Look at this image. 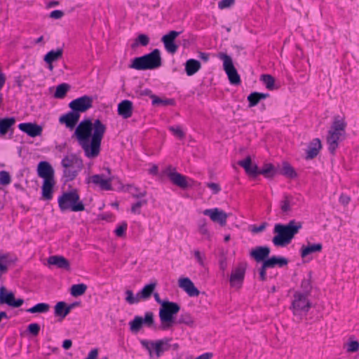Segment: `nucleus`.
<instances>
[{
	"label": "nucleus",
	"mask_w": 359,
	"mask_h": 359,
	"mask_svg": "<svg viewBox=\"0 0 359 359\" xmlns=\"http://www.w3.org/2000/svg\"><path fill=\"white\" fill-rule=\"evenodd\" d=\"M106 129V126L100 119H96L93 123L90 118H87L79 123L74 135L87 157L93 158L99 155Z\"/></svg>",
	"instance_id": "nucleus-1"
},
{
	"label": "nucleus",
	"mask_w": 359,
	"mask_h": 359,
	"mask_svg": "<svg viewBox=\"0 0 359 359\" xmlns=\"http://www.w3.org/2000/svg\"><path fill=\"white\" fill-rule=\"evenodd\" d=\"M302 228V222L295 219L290 220L286 224H276L273 229V233L276 235L272 238L273 245L276 247H285L291 243Z\"/></svg>",
	"instance_id": "nucleus-2"
},
{
	"label": "nucleus",
	"mask_w": 359,
	"mask_h": 359,
	"mask_svg": "<svg viewBox=\"0 0 359 359\" xmlns=\"http://www.w3.org/2000/svg\"><path fill=\"white\" fill-rule=\"evenodd\" d=\"M162 65L161 52L156 48L151 53L135 57L129 67L137 70L155 69Z\"/></svg>",
	"instance_id": "nucleus-3"
},
{
	"label": "nucleus",
	"mask_w": 359,
	"mask_h": 359,
	"mask_svg": "<svg viewBox=\"0 0 359 359\" xmlns=\"http://www.w3.org/2000/svg\"><path fill=\"white\" fill-rule=\"evenodd\" d=\"M62 177L66 182L74 180L83 168V160L75 154H68L62 159Z\"/></svg>",
	"instance_id": "nucleus-4"
},
{
	"label": "nucleus",
	"mask_w": 359,
	"mask_h": 359,
	"mask_svg": "<svg viewBox=\"0 0 359 359\" xmlns=\"http://www.w3.org/2000/svg\"><path fill=\"white\" fill-rule=\"evenodd\" d=\"M58 205L62 212L69 210L72 212H81L85 210V205L80 200V196L76 189L64 192L58 198Z\"/></svg>",
	"instance_id": "nucleus-5"
},
{
	"label": "nucleus",
	"mask_w": 359,
	"mask_h": 359,
	"mask_svg": "<svg viewBox=\"0 0 359 359\" xmlns=\"http://www.w3.org/2000/svg\"><path fill=\"white\" fill-rule=\"evenodd\" d=\"M180 311V306L173 302L167 301L159 309V318L163 330H168L176 323L175 315Z\"/></svg>",
	"instance_id": "nucleus-6"
},
{
	"label": "nucleus",
	"mask_w": 359,
	"mask_h": 359,
	"mask_svg": "<svg viewBox=\"0 0 359 359\" xmlns=\"http://www.w3.org/2000/svg\"><path fill=\"white\" fill-rule=\"evenodd\" d=\"M171 339L165 338L156 341L142 339L140 341L142 346L148 351L150 358L156 357L158 358L161 355L170 349Z\"/></svg>",
	"instance_id": "nucleus-7"
},
{
	"label": "nucleus",
	"mask_w": 359,
	"mask_h": 359,
	"mask_svg": "<svg viewBox=\"0 0 359 359\" xmlns=\"http://www.w3.org/2000/svg\"><path fill=\"white\" fill-rule=\"evenodd\" d=\"M217 57L223 61V68L228 76L230 83L233 85L241 84V77L233 65L232 58L223 52L218 53Z\"/></svg>",
	"instance_id": "nucleus-8"
},
{
	"label": "nucleus",
	"mask_w": 359,
	"mask_h": 359,
	"mask_svg": "<svg viewBox=\"0 0 359 359\" xmlns=\"http://www.w3.org/2000/svg\"><path fill=\"white\" fill-rule=\"evenodd\" d=\"M309 296L302 294L300 291H296L293 294V300L290 309L294 315H300L302 313L306 314L311 308V302L308 299Z\"/></svg>",
	"instance_id": "nucleus-9"
},
{
	"label": "nucleus",
	"mask_w": 359,
	"mask_h": 359,
	"mask_svg": "<svg viewBox=\"0 0 359 359\" xmlns=\"http://www.w3.org/2000/svg\"><path fill=\"white\" fill-rule=\"evenodd\" d=\"M143 325L149 328L154 327V318L152 312H146L144 318L140 316H135L134 319L129 323L130 330L132 332L137 333Z\"/></svg>",
	"instance_id": "nucleus-10"
},
{
	"label": "nucleus",
	"mask_w": 359,
	"mask_h": 359,
	"mask_svg": "<svg viewBox=\"0 0 359 359\" xmlns=\"http://www.w3.org/2000/svg\"><path fill=\"white\" fill-rule=\"evenodd\" d=\"M93 99L91 96L83 95L73 100L69 103V107L76 114L86 111L93 107Z\"/></svg>",
	"instance_id": "nucleus-11"
},
{
	"label": "nucleus",
	"mask_w": 359,
	"mask_h": 359,
	"mask_svg": "<svg viewBox=\"0 0 359 359\" xmlns=\"http://www.w3.org/2000/svg\"><path fill=\"white\" fill-rule=\"evenodd\" d=\"M24 303L22 299H15L13 292H8L4 286L0 287V304H6L13 308H19Z\"/></svg>",
	"instance_id": "nucleus-12"
},
{
	"label": "nucleus",
	"mask_w": 359,
	"mask_h": 359,
	"mask_svg": "<svg viewBox=\"0 0 359 359\" xmlns=\"http://www.w3.org/2000/svg\"><path fill=\"white\" fill-rule=\"evenodd\" d=\"M164 173L173 184L184 189L189 187L187 181V177L176 172L175 169L171 165L168 166L165 170Z\"/></svg>",
	"instance_id": "nucleus-13"
},
{
	"label": "nucleus",
	"mask_w": 359,
	"mask_h": 359,
	"mask_svg": "<svg viewBox=\"0 0 359 359\" xmlns=\"http://www.w3.org/2000/svg\"><path fill=\"white\" fill-rule=\"evenodd\" d=\"M203 213L204 215L209 216L212 222L218 223L222 226L226 224L228 215L222 210L217 208L206 209Z\"/></svg>",
	"instance_id": "nucleus-14"
},
{
	"label": "nucleus",
	"mask_w": 359,
	"mask_h": 359,
	"mask_svg": "<svg viewBox=\"0 0 359 359\" xmlns=\"http://www.w3.org/2000/svg\"><path fill=\"white\" fill-rule=\"evenodd\" d=\"M180 34V32L172 30L167 34L163 36L161 41L163 43L165 48L168 53L174 54L177 52L178 46L175 43V40Z\"/></svg>",
	"instance_id": "nucleus-15"
},
{
	"label": "nucleus",
	"mask_w": 359,
	"mask_h": 359,
	"mask_svg": "<svg viewBox=\"0 0 359 359\" xmlns=\"http://www.w3.org/2000/svg\"><path fill=\"white\" fill-rule=\"evenodd\" d=\"M81 115L76 114L72 109L67 113L62 114L59 118V123L63 124L66 128L73 130L77 125Z\"/></svg>",
	"instance_id": "nucleus-16"
},
{
	"label": "nucleus",
	"mask_w": 359,
	"mask_h": 359,
	"mask_svg": "<svg viewBox=\"0 0 359 359\" xmlns=\"http://www.w3.org/2000/svg\"><path fill=\"white\" fill-rule=\"evenodd\" d=\"M270 253L271 249L269 247L266 245L257 246L250 250V256L257 262L264 263L266 260H267Z\"/></svg>",
	"instance_id": "nucleus-17"
},
{
	"label": "nucleus",
	"mask_w": 359,
	"mask_h": 359,
	"mask_svg": "<svg viewBox=\"0 0 359 359\" xmlns=\"http://www.w3.org/2000/svg\"><path fill=\"white\" fill-rule=\"evenodd\" d=\"M54 169L51 165L45 161H40L37 165V175L43 180H54Z\"/></svg>",
	"instance_id": "nucleus-18"
},
{
	"label": "nucleus",
	"mask_w": 359,
	"mask_h": 359,
	"mask_svg": "<svg viewBox=\"0 0 359 359\" xmlns=\"http://www.w3.org/2000/svg\"><path fill=\"white\" fill-rule=\"evenodd\" d=\"M178 285L189 297H198L200 294V291L189 278H180L178 280Z\"/></svg>",
	"instance_id": "nucleus-19"
},
{
	"label": "nucleus",
	"mask_w": 359,
	"mask_h": 359,
	"mask_svg": "<svg viewBox=\"0 0 359 359\" xmlns=\"http://www.w3.org/2000/svg\"><path fill=\"white\" fill-rule=\"evenodd\" d=\"M111 178L104 179L103 175H93L87 180V183H93L98 185L102 190H111Z\"/></svg>",
	"instance_id": "nucleus-20"
},
{
	"label": "nucleus",
	"mask_w": 359,
	"mask_h": 359,
	"mask_svg": "<svg viewBox=\"0 0 359 359\" xmlns=\"http://www.w3.org/2000/svg\"><path fill=\"white\" fill-rule=\"evenodd\" d=\"M19 129L27 134L29 137H35L42 133V127L36 123H22L18 125Z\"/></svg>",
	"instance_id": "nucleus-21"
},
{
	"label": "nucleus",
	"mask_w": 359,
	"mask_h": 359,
	"mask_svg": "<svg viewBox=\"0 0 359 359\" xmlns=\"http://www.w3.org/2000/svg\"><path fill=\"white\" fill-rule=\"evenodd\" d=\"M344 135H342L339 133H334L330 130L328 131L327 143L328 144V150L332 155L335 154V151L339 146V142L343 139L342 137Z\"/></svg>",
	"instance_id": "nucleus-22"
},
{
	"label": "nucleus",
	"mask_w": 359,
	"mask_h": 359,
	"mask_svg": "<svg viewBox=\"0 0 359 359\" xmlns=\"http://www.w3.org/2000/svg\"><path fill=\"white\" fill-rule=\"evenodd\" d=\"M238 164L244 168L248 175L254 177L259 175V168L256 164L252 163L250 156L239 161Z\"/></svg>",
	"instance_id": "nucleus-23"
},
{
	"label": "nucleus",
	"mask_w": 359,
	"mask_h": 359,
	"mask_svg": "<svg viewBox=\"0 0 359 359\" xmlns=\"http://www.w3.org/2000/svg\"><path fill=\"white\" fill-rule=\"evenodd\" d=\"M118 114L123 118H130L133 111V104L130 100H124L121 101L117 107Z\"/></svg>",
	"instance_id": "nucleus-24"
},
{
	"label": "nucleus",
	"mask_w": 359,
	"mask_h": 359,
	"mask_svg": "<svg viewBox=\"0 0 359 359\" xmlns=\"http://www.w3.org/2000/svg\"><path fill=\"white\" fill-rule=\"evenodd\" d=\"M16 122L15 117H6L0 118V136L3 137L8 132L13 133V126Z\"/></svg>",
	"instance_id": "nucleus-25"
},
{
	"label": "nucleus",
	"mask_w": 359,
	"mask_h": 359,
	"mask_svg": "<svg viewBox=\"0 0 359 359\" xmlns=\"http://www.w3.org/2000/svg\"><path fill=\"white\" fill-rule=\"evenodd\" d=\"M246 266V263H241L232 271L229 280L231 285H233L236 282L242 283L243 281Z\"/></svg>",
	"instance_id": "nucleus-26"
},
{
	"label": "nucleus",
	"mask_w": 359,
	"mask_h": 359,
	"mask_svg": "<svg viewBox=\"0 0 359 359\" xmlns=\"http://www.w3.org/2000/svg\"><path fill=\"white\" fill-rule=\"evenodd\" d=\"M48 265L56 266L59 269L69 270V262L64 257L59 255L50 256L48 259Z\"/></svg>",
	"instance_id": "nucleus-27"
},
{
	"label": "nucleus",
	"mask_w": 359,
	"mask_h": 359,
	"mask_svg": "<svg viewBox=\"0 0 359 359\" xmlns=\"http://www.w3.org/2000/svg\"><path fill=\"white\" fill-rule=\"evenodd\" d=\"M321 148L322 144L320 139H313L308 146L306 158L307 160L314 158L316 156H318Z\"/></svg>",
	"instance_id": "nucleus-28"
},
{
	"label": "nucleus",
	"mask_w": 359,
	"mask_h": 359,
	"mask_svg": "<svg viewBox=\"0 0 359 359\" xmlns=\"http://www.w3.org/2000/svg\"><path fill=\"white\" fill-rule=\"evenodd\" d=\"M346 126L347 123L345 121L344 117H341L339 115L335 116L334 117V121L329 130L334 133H339L342 135H345Z\"/></svg>",
	"instance_id": "nucleus-29"
},
{
	"label": "nucleus",
	"mask_w": 359,
	"mask_h": 359,
	"mask_svg": "<svg viewBox=\"0 0 359 359\" xmlns=\"http://www.w3.org/2000/svg\"><path fill=\"white\" fill-rule=\"evenodd\" d=\"M55 184V180H43L41 191L42 198L44 200H51L53 198V187Z\"/></svg>",
	"instance_id": "nucleus-30"
},
{
	"label": "nucleus",
	"mask_w": 359,
	"mask_h": 359,
	"mask_svg": "<svg viewBox=\"0 0 359 359\" xmlns=\"http://www.w3.org/2000/svg\"><path fill=\"white\" fill-rule=\"evenodd\" d=\"M269 269L278 266L280 268L286 266L288 264V259L283 257H278L273 255L268 257L267 260L264 262Z\"/></svg>",
	"instance_id": "nucleus-31"
},
{
	"label": "nucleus",
	"mask_w": 359,
	"mask_h": 359,
	"mask_svg": "<svg viewBox=\"0 0 359 359\" xmlns=\"http://www.w3.org/2000/svg\"><path fill=\"white\" fill-rule=\"evenodd\" d=\"M69 310L67 308V304L65 302H58L54 306V315L59 318V321H62L68 314Z\"/></svg>",
	"instance_id": "nucleus-32"
},
{
	"label": "nucleus",
	"mask_w": 359,
	"mask_h": 359,
	"mask_svg": "<svg viewBox=\"0 0 359 359\" xmlns=\"http://www.w3.org/2000/svg\"><path fill=\"white\" fill-rule=\"evenodd\" d=\"M201 67V62L195 59H189L185 63V72L187 76L195 74Z\"/></svg>",
	"instance_id": "nucleus-33"
},
{
	"label": "nucleus",
	"mask_w": 359,
	"mask_h": 359,
	"mask_svg": "<svg viewBox=\"0 0 359 359\" xmlns=\"http://www.w3.org/2000/svg\"><path fill=\"white\" fill-rule=\"evenodd\" d=\"M63 55V49L62 48H57L56 50H51L48 51L43 57V60L47 64L53 63L62 57Z\"/></svg>",
	"instance_id": "nucleus-34"
},
{
	"label": "nucleus",
	"mask_w": 359,
	"mask_h": 359,
	"mask_svg": "<svg viewBox=\"0 0 359 359\" xmlns=\"http://www.w3.org/2000/svg\"><path fill=\"white\" fill-rule=\"evenodd\" d=\"M322 249L323 245L321 243H309L306 246L303 245L301 248V257L304 258L310 254L321 252Z\"/></svg>",
	"instance_id": "nucleus-35"
},
{
	"label": "nucleus",
	"mask_w": 359,
	"mask_h": 359,
	"mask_svg": "<svg viewBox=\"0 0 359 359\" xmlns=\"http://www.w3.org/2000/svg\"><path fill=\"white\" fill-rule=\"evenodd\" d=\"M293 197L290 195H284L283 198L280 201V208L284 214H287L292 210V206L294 204Z\"/></svg>",
	"instance_id": "nucleus-36"
},
{
	"label": "nucleus",
	"mask_w": 359,
	"mask_h": 359,
	"mask_svg": "<svg viewBox=\"0 0 359 359\" xmlns=\"http://www.w3.org/2000/svg\"><path fill=\"white\" fill-rule=\"evenodd\" d=\"M277 172V169L271 163H266L262 169H259V175H262L266 178H272Z\"/></svg>",
	"instance_id": "nucleus-37"
},
{
	"label": "nucleus",
	"mask_w": 359,
	"mask_h": 359,
	"mask_svg": "<svg viewBox=\"0 0 359 359\" xmlns=\"http://www.w3.org/2000/svg\"><path fill=\"white\" fill-rule=\"evenodd\" d=\"M312 272L309 271L308 277L304 278L301 283V288L302 290V294L310 296L312 290L311 285Z\"/></svg>",
	"instance_id": "nucleus-38"
},
{
	"label": "nucleus",
	"mask_w": 359,
	"mask_h": 359,
	"mask_svg": "<svg viewBox=\"0 0 359 359\" xmlns=\"http://www.w3.org/2000/svg\"><path fill=\"white\" fill-rule=\"evenodd\" d=\"M50 308V305L47 303H39L27 309V312L30 313H45L49 311Z\"/></svg>",
	"instance_id": "nucleus-39"
},
{
	"label": "nucleus",
	"mask_w": 359,
	"mask_h": 359,
	"mask_svg": "<svg viewBox=\"0 0 359 359\" xmlns=\"http://www.w3.org/2000/svg\"><path fill=\"white\" fill-rule=\"evenodd\" d=\"M70 89V86L68 83H62L61 84H59L55 89V93H54V97L57 99H63L67 92Z\"/></svg>",
	"instance_id": "nucleus-40"
},
{
	"label": "nucleus",
	"mask_w": 359,
	"mask_h": 359,
	"mask_svg": "<svg viewBox=\"0 0 359 359\" xmlns=\"http://www.w3.org/2000/svg\"><path fill=\"white\" fill-rule=\"evenodd\" d=\"M149 37L144 34H139L135 39L134 42L131 44V48L135 49L139 46H147L149 43Z\"/></svg>",
	"instance_id": "nucleus-41"
},
{
	"label": "nucleus",
	"mask_w": 359,
	"mask_h": 359,
	"mask_svg": "<svg viewBox=\"0 0 359 359\" xmlns=\"http://www.w3.org/2000/svg\"><path fill=\"white\" fill-rule=\"evenodd\" d=\"M8 271V255L0 253V283L3 280V276Z\"/></svg>",
	"instance_id": "nucleus-42"
},
{
	"label": "nucleus",
	"mask_w": 359,
	"mask_h": 359,
	"mask_svg": "<svg viewBox=\"0 0 359 359\" xmlns=\"http://www.w3.org/2000/svg\"><path fill=\"white\" fill-rule=\"evenodd\" d=\"M87 285L84 283L75 284L72 285L70 294L73 297H79L83 294L87 290Z\"/></svg>",
	"instance_id": "nucleus-43"
},
{
	"label": "nucleus",
	"mask_w": 359,
	"mask_h": 359,
	"mask_svg": "<svg viewBox=\"0 0 359 359\" xmlns=\"http://www.w3.org/2000/svg\"><path fill=\"white\" fill-rule=\"evenodd\" d=\"M156 283H151L149 284L146 285L140 291V294L141 295L142 299L145 300L149 299L151 294L153 293Z\"/></svg>",
	"instance_id": "nucleus-44"
},
{
	"label": "nucleus",
	"mask_w": 359,
	"mask_h": 359,
	"mask_svg": "<svg viewBox=\"0 0 359 359\" xmlns=\"http://www.w3.org/2000/svg\"><path fill=\"white\" fill-rule=\"evenodd\" d=\"M280 173L290 179L295 178L297 176L294 169L288 163H283Z\"/></svg>",
	"instance_id": "nucleus-45"
},
{
	"label": "nucleus",
	"mask_w": 359,
	"mask_h": 359,
	"mask_svg": "<svg viewBox=\"0 0 359 359\" xmlns=\"http://www.w3.org/2000/svg\"><path fill=\"white\" fill-rule=\"evenodd\" d=\"M175 324H184L188 326L192 327L194 324V321L189 313H182L178 320H176Z\"/></svg>",
	"instance_id": "nucleus-46"
},
{
	"label": "nucleus",
	"mask_w": 359,
	"mask_h": 359,
	"mask_svg": "<svg viewBox=\"0 0 359 359\" xmlns=\"http://www.w3.org/2000/svg\"><path fill=\"white\" fill-rule=\"evenodd\" d=\"M261 81L264 83V84L265 85V86L267 89L271 90L275 88V87H274L275 79L271 75L262 74L261 76Z\"/></svg>",
	"instance_id": "nucleus-47"
},
{
	"label": "nucleus",
	"mask_w": 359,
	"mask_h": 359,
	"mask_svg": "<svg viewBox=\"0 0 359 359\" xmlns=\"http://www.w3.org/2000/svg\"><path fill=\"white\" fill-rule=\"evenodd\" d=\"M174 104H175V101L173 99L163 100L156 95L152 96V104L153 105L162 104L164 106H168V105H173Z\"/></svg>",
	"instance_id": "nucleus-48"
},
{
	"label": "nucleus",
	"mask_w": 359,
	"mask_h": 359,
	"mask_svg": "<svg viewBox=\"0 0 359 359\" xmlns=\"http://www.w3.org/2000/svg\"><path fill=\"white\" fill-rule=\"evenodd\" d=\"M249 102L248 107H252L257 106L261 101L259 97L257 95V92L251 93L247 97Z\"/></svg>",
	"instance_id": "nucleus-49"
},
{
	"label": "nucleus",
	"mask_w": 359,
	"mask_h": 359,
	"mask_svg": "<svg viewBox=\"0 0 359 359\" xmlns=\"http://www.w3.org/2000/svg\"><path fill=\"white\" fill-rule=\"evenodd\" d=\"M168 130L172 133V134L178 137L179 139L182 140L185 137V133L182 130L181 126H170L168 128Z\"/></svg>",
	"instance_id": "nucleus-50"
},
{
	"label": "nucleus",
	"mask_w": 359,
	"mask_h": 359,
	"mask_svg": "<svg viewBox=\"0 0 359 359\" xmlns=\"http://www.w3.org/2000/svg\"><path fill=\"white\" fill-rule=\"evenodd\" d=\"M147 203V201L145 199L138 201L132 205L131 212L134 214H140L141 207Z\"/></svg>",
	"instance_id": "nucleus-51"
},
{
	"label": "nucleus",
	"mask_w": 359,
	"mask_h": 359,
	"mask_svg": "<svg viewBox=\"0 0 359 359\" xmlns=\"http://www.w3.org/2000/svg\"><path fill=\"white\" fill-rule=\"evenodd\" d=\"M11 179L9 173L2 170L0 172V184L8 185L11 183Z\"/></svg>",
	"instance_id": "nucleus-52"
},
{
	"label": "nucleus",
	"mask_w": 359,
	"mask_h": 359,
	"mask_svg": "<svg viewBox=\"0 0 359 359\" xmlns=\"http://www.w3.org/2000/svg\"><path fill=\"white\" fill-rule=\"evenodd\" d=\"M27 331L34 337H36L40 332V325L38 323H31L27 326Z\"/></svg>",
	"instance_id": "nucleus-53"
},
{
	"label": "nucleus",
	"mask_w": 359,
	"mask_h": 359,
	"mask_svg": "<svg viewBox=\"0 0 359 359\" xmlns=\"http://www.w3.org/2000/svg\"><path fill=\"white\" fill-rule=\"evenodd\" d=\"M127 223L123 222L120 226H118L114 231L115 234L118 237H123L126 235V231L127 230Z\"/></svg>",
	"instance_id": "nucleus-54"
},
{
	"label": "nucleus",
	"mask_w": 359,
	"mask_h": 359,
	"mask_svg": "<svg viewBox=\"0 0 359 359\" xmlns=\"http://www.w3.org/2000/svg\"><path fill=\"white\" fill-rule=\"evenodd\" d=\"M125 294L126 295V301L129 304H137V300L136 298H135V296L133 294V292L132 290H127L126 292H125Z\"/></svg>",
	"instance_id": "nucleus-55"
},
{
	"label": "nucleus",
	"mask_w": 359,
	"mask_h": 359,
	"mask_svg": "<svg viewBox=\"0 0 359 359\" xmlns=\"http://www.w3.org/2000/svg\"><path fill=\"white\" fill-rule=\"evenodd\" d=\"M236 0H222L218 3V8L221 10L229 8L234 5Z\"/></svg>",
	"instance_id": "nucleus-56"
},
{
	"label": "nucleus",
	"mask_w": 359,
	"mask_h": 359,
	"mask_svg": "<svg viewBox=\"0 0 359 359\" xmlns=\"http://www.w3.org/2000/svg\"><path fill=\"white\" fill-rule=\"evenodd\" d=\"M266 226H267V223L263 222L259 226L252 225L250 228V231L252 233H260V232H262L263 231H264Z\"/></svg>",
	"instance_id": "nucleus-57"
},
{
	"label": "nucleus",
	"mask_w": 359,
	"mask_h": 359,
	"mask_svg": "<svg viewBox=\"0 0 359 359\" xmlns=\"http://www.w3.org/2000/svg\"><path fill=\"white\" fill-rule=\"evenodd\" d=\"M205 186L212 190L213 194H217L221 191L219 184L215 182H207Z\"/></svg>",
	"instance_id": "nucleus-58"
},
{
	"label": "nucleus",
	"mask_w": 359,
	"mask_h": 359,
	"mask_svg": "<svg viewBox=\"0 0 359 359\" xmlns=\"http://www.w3.org/2000/svg\"><path fill=\"white\" fill-rule=\"evenodd\" d=\"M269 269L267 265L264 262L262 263L260 269H259V278L262 281L266 280V269Z\"/></svg>",
	"instance_id": "nucleus-59"
},
{
	"label": "nucleus",
	"mask_w": 359,
	"mask_h": 359,
	"mask_svg": "<svg viewBox=\"0 0 359 359\" xmlns=\"http://www.w3.org/2000/svg\"><path fill=\"white\" fill-rule=\"evenodd\" d=\"M359 349V342L358 341H351L348 344L347 351L353 353Z\"/></svg>",
	"instance_id": "nucleus-60"
},
{
	"label": "nucleus",
	"mask_w": 359,
	"mask_h": 359,
	"mask_svg": "<svg viewBox=\"0 0 359 359\" xmlns=\"http://www.w3.org/2000/svg\"><path fill=\"white\" fill-rule=\"evenodd\" d=\"M199 231L203 235H208V229L206 226L205 219H201L199 221Z\"/></svg>",
	"instance_id": "nucleus-61"
},
{
	"label": "nucleus",
	"mask_w": 359,
	"mask_h": 359,
	"mask_svg": "<svg viewBox=\"0 0 359 359\" xmlns=\"http://www.w3.org/2000/svg\"><path fill=\"white\" fill-rule=\"evenodd\" d=\"M64 12L62 11L55 10L50 13V18L53 19H60L64 16Z\"/></svg>",
	"instance_id": "nucleus-62"
},
{
	"label": "nucleus",
	"mask_w": 359,
	"mask_h": 359,
	"mask_svg": "<svg viewBox=\"0 0 359 359\" xmlns=\"http://www.w3.org/2000/svg\"><path fill=\"white\" fill-rule=\"evenodd\" d=\"M350 201L351 198L347 195L341 194L339 197V202L344 205H347L350 202Z\"/></svg>",
	"instance_id": "nucleus-63"
},
{
	"label": "nucleus",
	"mask_w": 359,
	"mask_h": 359,
	"mask_svg": "<svg viewBox=\"0 0 359 359\" xmlns=\"http://www.w3.org/2000/svg\"><path fill=\"white\" fill-rule=\"evenodd\" d=\"M98 355V350L97 348L92 349L88 356L87 358L88 359H97Z\"/></svg>",
	"instance_id": "nucleus-64"
}]
</instances>
